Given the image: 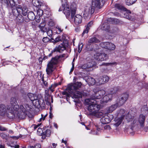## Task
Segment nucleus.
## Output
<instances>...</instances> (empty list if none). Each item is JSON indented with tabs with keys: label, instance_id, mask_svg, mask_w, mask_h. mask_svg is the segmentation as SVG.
<instances>
[{
	"label": "nucleus",
	"instance_id": "nucleus-39",
	"mask_svg": "<svg viewBox=\"0 0 148 148\" xmlns=\"http://www.w3.org/2000/svg\"><path fill=\"white\" fill-rule=\"evenodd\" d=\"M43 134L45 135V136L47 137H49L51 134V131L50 130L47 129L45 132L43 133Z\"/></svg>",
	"mask_w": 148,
	"mask_h": 148
},
{
	"label": "nucleus",
	"instance_id": "nucleus-20",
	"mask_svg": "<svg viewBox=\"0 0 148 148\" xmlns=\"http://www.w3.org/2000/svg\"><path fill=\"white\" fill-rule=\"evenodd\" d=\"M82 85V83L80 82H76L73 86L71 87V89H74L76 90L81 88Z\"/></svg>",
	"mask_w": 148,
	"mask_h": 148
},
{
	"label": "nucleus",
	"instance_id": "nucleus-31",
	"mask_svg": "<svg viewBox=\"0 0 148 148\" xmlns=\"http://www.w3.org/2000/svg\"><path fill=\"white\" fill-rule=\"evenodd\" d=\"M39 108L45 107V104L44 101V99L42 97L39 98Z\"/></svg>",
	"mask_w": 148,
	"mask_h": 148
},
{
	"label": "nucleus",
	"instance_id": "nucleus-3",
	"mask_svg": "<svg viewBox=\"0 0 148 148\" xmlns=\"http://www.w3.org/2000/svg\"><path fill=\"white\" fill-rule=\"evenodd\" d=\"M63 8L64 7L63 13L65 15L67 18L72 19L76 14V8L75 5H72L70 8L66 0H61Z\"/></svg>",
	"mask_w": 148,
	"mask_h": 148
},
{
	"label": "nucleus",
	"instance_id": "nucleus-58",
	"mask_svg": "<svg viewBox=\"0 0 148 148\" xmlns=\"http://www.w3.org/2000/svg\"><path fill=\"white\" fill-rule=\"evenodd\" d=\"M42 82L43 83L44 85L46 86H47L48 85V83L46 81H45L44 79V81H42Z\"/></svg>",
	"mask_w": 148,
	"mask_h": 148
},
{
	"label": "nucleus",
	"instance_id": "nucleus-7",
	"mask_svg": "<svg viewBox=\"0 0 148 148\" xmlns=\"http://www.w3.org/2000/svg\"><path fill=\"white\" fill-rule=\"evenodd\" d=\"M116 94V92L114 89L110 91V92L107 95L104 96L102 100H100V102L101 103H106L109 101L111 100L113 97Z\"/></svg>",
	"mask_w": 148,
	"mask_h": 148
},
{
	"label": "nucleus",
	"instance_id": "nucleus-13",
	"mask_svg": "<svg viewBox=\"0 0 148 148\" xmlns=\"http://www.w3.org/2000/svg\"><path fill=\"white\" fill-rule=\"evenodd\" d=\"M95 9L94 8L90 5L86 6L85 8L84 11V15L87 16L90 14H93L95 12Z\"/></svg>",
	"mask_w": 148,
	"mask_h": 148
},
{
	"label": "nucleus",
	"instance_id": "nucleus-40",
	"mask_svg": "<svg viewBox=\"0 0 148 148\" xmlns=\"http://www.w3.org/2000/svg\"><path fill=\"white\" fill-rule=\"evenodd\" d=\"M137 0H127L126 3L127 5H129L134 3Z\"/></svg>",
	"mask_w": 148,
	"mask_h": 148
},
{
	"label": "nucleus",
	"instance_id": "nucleus-35",
	"mask_svg": "<svg viewBox=\"0 0 148 148\" xmlns=\"http://www.w3.org/2000/svg\"><path fill=\"white\" fill-rule=\"evenodd\" d=\"M39 98L37 97V98L35 99L32 102L34 105L36 107L39 108Z\"/></svg>",
	"mask_w": 148,
	"mask_h": 148
},
{
	"label": "nucleus",
	"instance_id": "nucleus-47",
	"mask_svg": "<svg viewBox=\"0 0 148 148\" xmlns=\"http://www.w3.org/2000/svg\"><path fill=\"white\" fill-rule=\"evenodd\" d=\"M0 1L2 3L5 4L8 6H9L8 0H0Z\"/></svg>",
	"mask_w": 148,
	"mask_h": 148
},
{
	"label": "nucleus",
	"instance_id": "nucleus-24",
	"mask_svg": "<svg viewBox=\"0 0 148 148\" xmlns=\"http://www.w3.org/2000/svg\"><path fill=\"white\" fill-rule=\"evenodd\" d=\"M118 106H119L116 103L112 105L108 109V112L109 113H111L113 111L115 110Z\"/></svg>",
	"mask_w": 148,
	"mask_h": 148
},
{
	"label": "nucleus",
	"instance_id": "nucleus-55",
	"mask_svg": "<svg viewBox=\"0 0 148 148\" xmlns=\"http://www.w3.org/2000/svg\"><path fill=\"white\" fill-rule=\"evenodd\" d=\"M104 129L106 130H110L111 129V127L109 125H106L104 127Z\"/></svg>",
	"mask_w": 148,
	"mask_h": 148
},
{
	"label": "nucleus",
	"instance_id": "nucleus-2",
	"mask_svg": "<svg viewBox=\"0 0 148 148\" xmlns=\"http://www.w3.org/2000/svg\"><path fill=\"white\" fill-rule=\"evenodd\" d=\"M9 4L12 9V13L16 19L20 22L23 21V17L22 15L25 16L27 14V9L23 5H15L14 0H8Z\"/></svg>",
	"mask_w": 148,
	"mask_h": 148
},
{
	"label": "nucleus",
	"instance_id": "nucleus-16",
	"mask_svg": "<svg viewBox=\"0 0 148 148\" xmlns=\"http://www.w3.org/2000/svg\"><path fill=\"white\" fill-rule=\"evenodd\" d=\"M46 22L45 20H43L39 25L38 27L40 31L42 32H45L47 30V29L46 27Z\"/></svg>",
	"mask_w": 148,
	"mask_h": 148
},
{
	"label": "nucleus",
	"instance_id": "nucleus-57",
	"mask_svg": "<svg viewBox=\"0 0 148 148\" xmlns=\"http://www.w3.org/2000/svg\"><path fill=\"white\" fill-rule=\"evenodd\" d=\"M47 114L43 117V115L42 114L41 116H42V117L40 119V121H41L42 120H44L45 119V118L46 117V116H47Z\"/></svg>",
	"mask_w": 148,
	"mask_h": 148
},
{
	"label": "nucleus",
	"instance_id": "nucleus-52",
	"mask_svg": "<svg viewBox=\"0 0 148 148\" xmlns=\"http://www.w3.org/2000/svg\"><path fill=\"white\" fill-rule=\"evenodd\" d=\"M48 25L50 27H52L54 25V22L52 21H50L48 22Z\"/></svg>",
	"mask_w": 148,
	"mask_h": 148
},
{
	"label": "nucleus",
	"instance_id": "nucleus-5",
	"mask_svg": "<svg viewBox=\"0 0 148 148\" xmlns=\"http://www.w3.org/2000/svg\"><path fill=\"white\" fill-rule=\"evenodd\" d=\"M146 116L143 114H140L137 119H134L131 123V129L132 130L134 127L139 128L143 127L146 119Z\"/></svg>",
	"mask_w": 148,
	"mask_h": 148
},
{
	"label": "nucleus",
	"instance_id": "nucleus-56",
	"mask_svg": "<svg viewBox=\"0 0 148 148\" xmlns=\"http://www.w3.org/2000/svg\"><path fill=\"white\" fill-rule=\"evenodd\" d=\"M37 132H39L40 134H42L43 133L42 129L40 127L38 128L37 130Z\"/></svg>",
	"mask_w": 148,
	"mask_h": 148
},
{
	"label": "nucleus",
	"instance_id": "nucleus-12",
	"mask_svg": "<svg viewBox=\"0 0 148 148\" xmlns=\"http://www.w3.org/2000/svg\"><path fill=\"white\" fill-rule=\"evenodd\" d=\"M113 118V116L112 115H106L101 119V121L102 124H106L110 123Z\"/></svg>",
	"mask_w": 148,
	"mask_h": 148
},
{
	"label": "nucleus",
	"instance_id": "nucleus-53",
	"mask_svg": "<svg viewBox=\"0 0 148 148\" xmlns=\"http://www.w3.org/2000/svg\"><path fill=\"white\" fill-rule=\"evenodd\" d=\"M55 40L56 41V43L61 41L60 36H58L56 37Z\"/></svg>",
	"mask_w": 148,
	"mask_h": 148
},
{
	"label": "nucleus",
	"instance_id": "nucleus-44",
	"mask_svg": "<svg viewBox=\"0 0 148 148\" xmlns=\"http://www.w3.org/2000/svg\"><path fill=\"white\" fill-rule=\"evenodd\" d=\"M47 34L49 37H51L52 35V30L50 29H48L47 31Z\"/></svg>",
	"mask_w": 148,
	"mask_h": 148
},
{
	"label": "nucleus",
	"instance_id": "nucleus-29",
	"mask_svg": "<svg viewBox=\"0 0 148 148\" xmlns=\"http://www.w3.org/2000/svg\"><path fill=\"white\" fill-rule=\"evenodd\" d=\"M126 102L121 97H119L116 101V103L118 104L119 106H121L123 105Z\"/></svg>",
	"mask_w": 148,
	"mask_h": 148
},
{
	"label": "nucleus",
	"instance_id": "nucleus-60",
	"mask_svg": "<svg viewBox=\"0 0 148 148\" xmlns=\"http://www.w3.org/2000/svg\"><path fill=\"white\" fill-rule=\"evenodd\" d=\"M74 65L73 64L70 70V73L72 72L73 71V70H74Z\"/></svg>",
	"mask_w": 148,
	"mask_h": 148
},
{
	"label": "nucleus",
	"instance_id": "nucleus-50",
	"mask_svg": "<svg viewBox=\"0 0 148 148\" xmlns=\"http://www.w3.org/2000/svg\"><path fill=\"white\" fill-rule=\"evenodd\" d=\"M0 136L3 139L6 138H7V135L4 133H2L0 134Z\"/></svg>",
	"mask_w": 148,
	"mask_h": 148
},
{
	"label": "nucleus",
	"instance_id": "nucleus-38",
	"mask_svg": "<svg viewBox=\"0 0 148 148\" xmlns=\"http://www.w3.org/2000/svg\"><path fill=\"white\" fill-rule=\"evenodd\" d=\"M138 84L139 86L142 85L141 87L142 88H144L146 89H148V83H147L140 82L138 83Z\"/></svg>",
	"mask_w": 148,
	"mask_h": 148
},
{
	"label": "nucleus",
	"instance_id": "nucleus-61",
	"mask_svg": "<svg viewBox=\"0 0 148 148\" xmlns=\"http://www.w3.org/2000/svg\"><path fill=\"white\" fill-rule=\"evenodd\" d=\"M107 70V68H105L104 69H102V70L101 69V71L102 72H106Z\"/></svg>",
	"mask_w": 148,
	"mask_h": 148
},
{
	"label": "nucleus",
	"instance_id": "nucleus-64",
	"mask_svg": "<svg viewBox=\"0 0 148 148\" xmlns=\"http://www.w3.org/2000/svg\"><path fill=\"white\" fill-rule=\"evenodd\" d=\"M11 137L13 138L14 139H17L19 138V136H12Z\"/></svg>",
	"mask_w": 148,
	"mask_h": 148
},
{
	"label": "nucleus",
	"instance_id": "nucleus-42",
	"mask_svg": "<svg viewBox=\"0 0 148 148\" xmlns=\"http://www.w3.org/2000/svg\"><path fill=\"white\" fill-rule=\"evenodd\" d=\"M38 78L39 81H44V77L42 73H40L39 75L38 76Z\"/></svg>",
	"mask_w": 148,
	"mask_h": 148
},
{
	"label": "nucleus",
	"instance_id": "nucleus-36",
	"mask_svg": "<svg viewBox=\"0 0 148 148\" xmlns=\"http://www.w3.org/2000/svg\"><path fill=\"white\" fill-rule=\"evenodd\" d=\"M123 120V118L122 117H121L119 118L116 121V122L114 124V125L116 127L118 126L121 123Z\"/></svg>",
	"mask_w": 148,
	"mask_h": 148
},
{
	"label": "nucleus",
	"instance_id": "nucleus-4",
	"mask_svg": "<svg viewBox=\"0 0 148 148\" xmlns=\"http://www.w3.org/2000/svg\"><path fill=\"white\" fill-rule=\"evenodd\" d=\"M65 54L60 56H56L53 58L47 65L46 69L47 74L48 75H51L53 72L56 69V65L59 61V59L64 56Z\"/></svg>",
	"mask_w": 148,
	"mask_h": 148
},
{
	"label": "nucleus",
	"instance_id": "nucleus-46",
	"mask_svg": "<svg viewBox=\"0 0 148 148\" xmlns=\"http://www.w3.org/2000/svg\"><path fill=\"white\" fill-rule=\"evenodd\" d=\"M49 40L50 39L48 37H44L42 39V41L45 43L48 42Z\"/></svg>",
	"mask_w": 148,
	"mask_h": 148
},
{
	"label": "nucleus",
	"instance_id": "nucleus-25",
	"mask_svg": "<svg viewBox=\"0 0 148 148\" xmlns=\"http://www.w3.org/2000/svg\"><path fill=\"white\" fill-rule=\"evenodd\" d=\"M27 114L26 112L22 111L20 113L18 112V113L17 117L20 119H23L25 118Z\"/></svg>",
	"mask_w": 148,
	"mask_h": 148
},
{
	"label": "nucleus",
	"instance_id": "nucleus-32",
	"mask_svg": "<svg viewBox=\"0 0 148 148\" xmlns=\"http://www.w3.org/2000/svg\"><path fill=\"white\" fill-rule=\"evenodd\" d=\"M126 10H125L126 12L124 13L123 16L124 18L130 19L131 18V17L130 15V14L131 13V12L129 10H127V11Z\"/></svg>",
	"mask_w": 148,
	"mask_h": 148
},
{
	"label": "nucleus",
	"instance_id": "nucleus-18",
	"mask_svg": "<svg viewBox=\"0 0 148 148\" xmlns=\"http://www.w3.org/2000/svg\"><path fill=\"white\" fill-rule=\"evenodd\" d=\"M7 110H8L5 105H0V115L2 116L5 115L7 113Z\"/></svg>",
	"mask_w": 148,
	"mask_h": 148
},
{
	"label": "nucleus",
	"instance_id": "nucleus-17",
	"mask_svg": "<svg viewBox=\"0 0 148 148\" xmlns=\"http://www.w3.org/2000/svg\"><path fill=\"white\" fill-rule=\"evenodd\" d=\"M82 17L79 14H77L74 18V22L76 25H78L82 23Z\"/></svg>",
	"mask_w": 148,
	"mask_h": 148
},
{
	"label": "nucleus",
	"instance_id": "nucleus-41",
	"mask_svg": "<svg viewBox=\"0 0 148 148\" xmlns=\"http://www.w3.org/2000/svg\"><path fill=\"white\" fill-rule=\"evenodd\" d=\"M116 65V62H110V63H103L101 65H105L106 66H108L109 65L112 66L113 65Z\"/></svg>",
	"mask_w": 148,
	"mask_h": 148
},
{
	"label": "nucleus",
	"instance_id": "nucleus-10",
	"mask_svg": "<svg viewBox=\"0 0 148 148\" xmlns=\"http://www.w3.org/2000/svg\"><path fill=\"white\" fill-rule=\"evenodd\" d=\"M100 45L102 48L110 50H114L116 48V47L114 44L109 42H102L100 43Z\"/></svg>",
	"mask_w": 148,
	"mask_h": 148
},
{
	"label": "nucleus",
	"instance_id": "nucleus-49",
	"mask_svg": "<svg viewBox=\"0 0 148 148\" xmlns=\"http://www.w3.org/2000/svg\"><path fill=\"white\" fill-rule=\"evenodd\" d=\"M37 14L38 15L41 16L43 14V11L41 10H38L37 11Z\"/></svg>",
	"mask_w": 148,
	"mask_h": 148
},
{
	"label": "nucleus",
	"instance_id": "nucleus-51",
	"mask_svg": "<svg viewBox=\"0 0 148 148\" xmlns=\"http://www.w3.org/2000/svg\"><path fill=\"white\" fill-rule=\"evenodd\" d=\"M82 68L83 69H86L89 68L87 63L83 64L82 66Z\"/></svg>",
	"mask_w": 148,
	"mask_h": 148
},
{
	"label": "nucleus",
	"instance_id": "nucleus-59",
	"mask_svg": "<svg viewBox=\"0 0 148 148\" xmlns=\"http://www.w3.org/2000/svg\"><path fill=\"white\" fill-rule=\"evenodd\" d=\"M6 130V129L0 125V130L4 131Z\"/></svg>",
	"mask_w": 148,
	"mask_h": 148
},
{
	"label": "nucleus",
	"instance_id": "nucleus-45",
	"mask_svg": "<svg viewBox=\"0 0 148 148\" xmlns=\"http://www.w3.org/2000/svg\"><path fill=\"white\" fill-rule=\"evenodd\" d=\"M87 64L89 68L92 67L94 65V62H89Z\"/></svg>",
	"mask_w": 148,
	"mask_h": 148
},
{
	"label": "nucleus",
	"instance_id": "nucleus-30",
	"mask_svg": "<svg viewBox=\"0 0 148 148\" xmlns=\"http://www.w3.org/2000/svg\"><path fill=\"white\" fill-rule=\"evenodd\" d=\"M27 17L29 20H33L35 18V14L32 12H30L27 14Z\"/></svg>",
	"mask_w": 148,
	"mask_h": 148
},
{
	"label": "nucleus",
	"instance_id": "nucleus-1",
	"mask_svg": "<svg viewBox=\"0 0 148 148\" xmlns=\"http://www.w3.org/2000/svg\"><path fill=\"white\" fill-rule=\"evenodd\" d=\"M93 91L94 94L93 95L89 94L86 92L77 91L73 97L75 98H79L83 97L89 96L90 98L85 99V101L86 104L89 105L88 109L90 112V114L98 118L101 117L103 116V113L99 111L101 106L98 104L99 101L97 100H99L105 94L106 92L103 90H100L97 88H94Z\"/></svg>",
	"mask_w": 148,
	"mask_h": 148
},
{
	"label": "nucleus",
	"instance_id": "nucleus-54",
	"mask_svg": "<svg viewBox=\"0 0 148 148\" xmlns=\"http://www.w3.org/2000/svg\"><path fill=\"white\" fill-rule=\"evenodd\" d=\"M34 148H41V145L40 144H36L34 145Z\"/></svg>",
	"mask_w": 148,
	"mask_h": 148
},
{
	"label": "nucleus",
	"instance_id": "nucleus-27",
	"mask_svg": "<svg viewBox=\"0 0 148 148\" xmlns=\"http://www.w3.org/2000/svg\"><path fill=\"white\" fill-rule=\"evenodd\" d=\"M99 40L97 39L95 37H93L90 38L88 41V42L89 44H91L93 43H98L99 42Z\"/></svg>",
	"mask_w": 148,
	"mask_h": 148
},
{
	"label": "nucleus",
	"instance_id": "nucleus-8",
	"mask_svg": "<svg viewBox=\"0 0 148 148\" xmlns=\"http://www.w3.org/2000/svg\"><path fill=\"white\" fill-rule=\"evenodd\" d=\"M94 57L95 59L99 61L106 60L108 58L106 54L99 52L96 53L94 54Z\"/></svg>",
	"mask_w": 148,
	"mask_h": 148
},
{
	"label": "nucleus",
	"instance_id": "nucleus-26",
	"mask_svg": "<svg viewBox=\"0 0 148 148\" xmlns=\"http://www.w3.org/2000/svg\"><path fill=\"white\" fill-rule=\"evenodd\" d=\"M101 28L103 30H108L110 28L108 22H105L101 25Z\"/></svg>",
	"mask_w": 148,
	"mask_h": 148
},
{
	"label": "nucleus",
	"instance_id": "nucleus-11",
	"mask_svg": "<svg viewBox=\"0 0 148 148\" xmlns=\"http://www.w3.org/2000/svg\"><path fill=\"white\" fill-rule=\"evenodd\" d=\"M103 0H92V6L95 10L100 9L103 6Z\"/></svg>",
	"mask_w": 148,
	"mask_h": 148
},
{
	"label": "nucleus",
	"instance_id": "nucleus-22",
	"mask_svg": "<svg viewBox=\"0 0 148 148\" xmlns=\"http://www.w3.org/2000/svg\"><path fill=\"white\" fill-rule=\"evenodd\" d=\"M25 108H24L23 105H21L20 106V108L22 111L26 112H28L31 109V108L28 104H25Z\"/></svg>",
	"mask_w": 148,
	"mask_h": 148
},
{
	"label": "nucleus",
	"instance_id": "nucleus-9",
	"mask_svg": "<svg viewBox=\"0 0 148 148\" xmlns=\"http://www.w3.org/2000/svg\"><path fill=\"white\" fill-rule=\"evenodd\" d=\"M109 77L107 75H104L97 78V85H100L107 82L109 80Z\"/></svg>",
	"mask_w": 148,
	"mask_h": 148
},
{
	"label": "nucleus",
	"instance_id": "nucleus-33",
	"mask_svg": "<svg viewBox=\"0 0 148 148\" xmlns=\"http://www.w3.org/2000/svg\"><path fill=\"white\" fill-rule=\"evenodd\" d=\"M129 97V95L127 93H125L122 94L120 97L122 99H123L126 102L127 100Z\"/></svg>",
	"mask_w": 148,
	"mask_h": 148
},
{
	"label": "nucleus",
	"instance_id": "nucleus-28",
	"mask_svg": "<svg viewBox=\"0 0 148 148\" xmlns=\"http://www.w3.org/2000/svg\"><path fill=\"white\" fill-rule=\"evenodd\" d=\"M27 96L29 99L32 101L34 99L37 98V96L36 95L31 93H28Z\"/></svg>",
	"mask_w": 148,
	"mask_h": 148
},
{
	"label": "nucleus",
	"instance_id": "nucleus-34",
	"mask_svg": "<svg viewBox=\"0 0 148 148\" xmlns=\"http://www.w3.org/2000/svg\"><path fill=\"white\" fill-rule=\"evenodd\" d=\"M61 84V82H59L58 83H54V84L51 85V86L49 87V88L52 92H53L54 91V89L55 88L56 86Z\"/></svg>",
	"mask_w": 148,
	"mask_h": 148
},
{
	"label": "nucleus",
	"instance_id": "nucleus-23",
	"mask_svg": "<svg viewBox=\"0 0 148 148\" xmlns=\"http://www.w3.org/2000/svg\"><path fill=\"white\" fill-rule=\"evenodd\" d=\"M92 21L89 22L87 26L86 27L85 29L84 30L82 34V36H83L84 34L85 33H87L88 31L90 29V27L91 26V25L92 24Z\"/></svg>",
	"mask_w": 148,
	"mask_h": 148
},
{
	"label": "nucleus",
	"instance_id": "nucleus-37",
	"mask_svg": "<svg viewBox=\"0 0 148 148\" xmlns=\"http://www.w3.org/2000/svg\"><path fill=\"white\" fill-rule=\"evenodd\" d=\"M115 7L119 10H125L127 9L124 8L122 6L119 4H117L115 5Z\"/></svg>",
	"mask_w": 148,
	"mask_h": 148
},
{
	"label": "nucleus",
	"instance_id": "nucleus-6",
	"mask_svg": "<svg viewBox=\"0 0 148 148\" xmlns=\"http://www.w3.org/2000/svg\"><path fill=\"white\" fill-rule=\"evenodd\" d=\"M10 103L11 107H9L8 106L7 107V109L10 113H12L13 111H17L20 108L15 97H11L10 100Z\"/></svg>",
	"mask_w": 148,
	"mask_h": 148
},
{
	"label": "nucleus",
	"instance_id": "nucleus-43",
	"mask_svg": "<svg viewBox=\"0 0 148 148\" xmlns=\"http://www.w3.org/2000/svg\"><path fill=\"white\" fill-rule=\"evenodd\" d=\"M83 46V45L82 43H81L80 44H79L78 45V51L79 53H80L81 52Z\"/></svg>",
	"mask_w": 148,
	"mask_h": 148
},
{
	"label": "nucleus",
	"instance_id": "nucleus-19",
	"mask_svg": "<svg viewBox=\"0 0 148 148\" xmlns=\"http://www.w3.org/2000/svg\"><path fill=\"white\" fill-rule=\"evenodd\" d=\"M86 82L90 86L94 85L95 84H97V81L93 78L90 77L87 78Z\"/></svg>",
	"mask_w": 148,
	"mask_h": 148
},
{
	"label": "nucleus",
	"instance_id": "nucleus-48",
	"mask_svg": "<svg viewBox=\"0 0 148 148\" xmlns=\"http://www.w3.org/2000/svg\"><path fill=\"white\" fill-rule=\"evenodd\" d=\"M39 16L38 15V16H36V22L39 23L40 22V16Z\"/></svg>",
	"mask_w": 148,
	"mask_h": 148
},
{
	"label": "nucleus",
	"instance_id": "nucleus-62",
	"mask_svg": "<svg viewBox=\"0 0 148 148\" xmlns=\"http://www.w3.org/2000/svg\"><path fill=\"white\" fill-rule=\"evenodd\" d=\"M40 125L39 124H38L37 125H34V130H35Z\"/></svg>",
	"mask_w": 148,
	"mask_h": 148
},
{
	"label": "nucleus",
	"instance_id": "nucleus-14",
	"mask_svg": "<svg viewBox=\"0 0 148 148\" xmlns=\"http://www.w3.org/2000/svg\"><path fill=\"white\" fill-rule=\"evenodd\" d=\"M136 116V113L132 111L129 112L126 116V119L127 121L128 122H131V123L133 121L134 119V118Z\"/></svg>",
	"mask_w": 148,
	"mask_h": 148
},
{
	"label": "nucleus",
	"instance_id": "nucleus-63",
	"mask_svg": "<svg viewBox=\"0 0 148 148\" xmlns=\"http://www.w3.org/2000/svg\"><path fill=\"white\" fill-rule=\"evenodd\" d=\"M49 116L50 118L51 119H52L53 116L52 113H51V110H50V112H49Z\"/></svg>",
	"mask_w": 148,
	"mask_h": 148
},
{
	"label": "nucleus",
	"instance_id": "nucleus-21",
	"mask_svg": "<svg viewBox=\"0 0 148 148\" xmlns=\"http://www.w3.org/2000/svg\"><path fill=\"white\" fill-rule=\"evenodd\" d=\"M33 5L38 8H39L42 4V2L40 0H33L32 1Z\"/></svg>",
	"mask_w": 148,
	"mask_h": 148
},
{
	"label": "nucleus",
	"instance_id": "nucleus-15",
	"mask_svg": "<svg viewBox=\"0 0 148 148\" xmlns=\"http://www.w3.org/2000/svg\"><path fill=\"white\" fill-rule=\"evenodd\" d=\"M66 49V47L64 43H61L58 47H56L52 50V52H54L56 51H58L60 52Z\"/></svg>",
	"mask_w": 148,
	"mask_h": 148
}]
</instances>
